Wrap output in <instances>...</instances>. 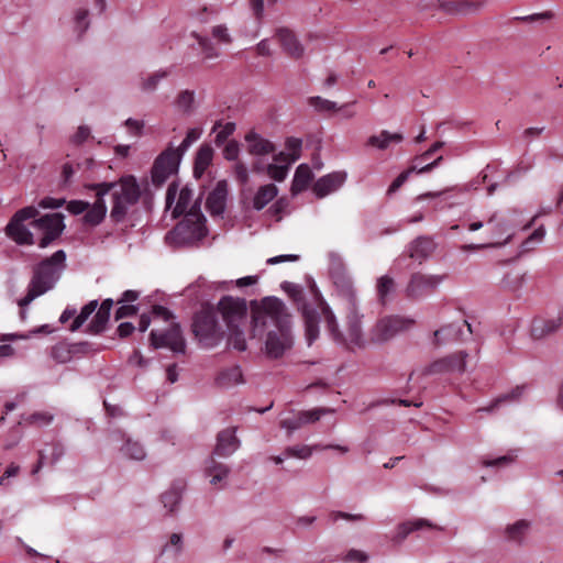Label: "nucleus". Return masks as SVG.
<instances>
[{
    "label": "nucleus",
    "instance_id": "21",
    "mask_svg": "<svg viewBox=\"0 0 563 563\" xmlns=\"http://www.w3.org/2000/svg\"><path fill=\"white\" fill-rule=\"evenodd\" d=\"M228 196V184L225 180L217 183L214 189L206 200V208L211 216H221L224 212Z\"/></svg>",
    "mask_w": 563,
    "mask_h": 563
},
{
    "label": "nucleus",
    "instance_id": "38",
    "mask_svg": "<svg viewBox=\"0 0 563 563\" xmlns=\"http://www.w3.org/2000/svg\"><path fill=\"white\" fill-rule=\"evenodd\" d=\"M185 484L183 482H178L162 495V503L168 512H174L180 504Z\"/></svg>",
    "mask_w": 563,
    "mask_h": 563
},
{
    "label": "nucleus",
    "instance_id": "19",
    "mask_svg": "<svg viewBox=\"0 0 563 563\" xmlns=\"http://www.w3.org/2000/svg\"><path fill=\"white\" fill-rule=\"evenodd\" d=\"M563 324V309H561L555 318H542L538 317L532 320L531 323V336L533 339H542L548 336Z\"/></svg>",
    "mask_w": 563,
    "mask_h": 563
},
{
    "label": "nucleus",
    "instance_id": "1",
    "mask_svg": "<svg viewBox=\"0 0 563 563\" xmlns=\"http://www.w3.org/2000/svg\"><path fill=\"white\" fill-rule=\"evenodd\" d=\"M269 319L277 328L278 332L271 331L266 339V353L273 358L280 357L285 350L290 347L289 319L285 303L276 297H266L261 301V306L253 312V330L256 333L262 332Z\"/></svg>",
    "mask_w": 563,
    "mask_h": 563
},
{
    "label": "nucleus",
    "instance_id": "55",
    "mask_svg": "<svg viewBox=\"0 0 563 563\" xmlns=\"http://www.w3.org/2000/svg\"><path fill=\"white\" fill-rule=\"evenodd\" d=\"M529 528V522L526 520H519L515 525L507 528V534L510 540L520 542L523 534Z\"/></svg>",
    "mask_w": 563,
    "mask_h": 563
},
{
    "label": "nucleus",
    "instance_id": "12",
    "mask_svg": "<svg viewBox=\"0 0 563 563\" xmlns=\"http://www.w3.org/2000/svg\"><path fill=\"white\" fill-rule=\"evenodd\" d=\"M487 224L489 227V241L481 245H468L467 249L501 247L511 241L514 231L509 220L498 218L497 214L494 213L487 220Z\"/></svg>",
    "mask_w": 563,
    "mask_h": 563
},
{
    "label": "nucleus",
    "instance_id": "57",
    "mask_svg": "<svg viewBox=\"0 0 563 563\" xmlns=\"http://www.w3.org/2000/svg\"><path fill=\"white\" fill-rule=\"evenodd\" d=\"M71 345H73L74 355H77V354L89 355V354H95L97 352H100L102 350L101 345L97 346L96 344L88 342V341L73 343Z\"/></svg>",
    "mask_w": 563,
    "mask_h": 563
},
{
    "label": "nucleus",
    "instance_id": "63",
    "mask_svg": "<svg viewBox=\"0 0 563 563\" xmlns=\"http://www.w3.org/2000/svg\"><path fill=\"white\" fill-rule=\"evenodd\" d=\"M240 154V145L235 140L229 141L223 148V157L227 161H238Z\"/></svg>",
    "mask_w": 563,
    "mask_h": 563
},
{
    "label": "nucleus",
    "instance_id": "64",
    "mask_svg": "<svg viewBox=\"0 0 563 563\" xmlns=\"http://www.w3.org/2000/svg\"><path fill=\"white\" fill-rule=\"evenodd\" d=\"M287 207H288L287 199L286 198H279L268 208V213L271 216L275 217L276 220H280L282 216L285 212Z\"/></svg>",
    "mask_w": 563,
    "mask_h": 563
},
{
    "label": "nucleus",
    "instance_id": "50",
    "mask_svg": "<svg viewBox=\"0 0 563 563\" xmlns=\"http://www.w3.org/2000/svg\"><path fill=\"white\" fill-rule=\"evenodd\" d=\"M521 395V388L520 387H517L516 389L511 390L510 393L508 394H505V395H501L499 397H497L496 399H494L489 406L487 407H483V408H478L477 411H486V412H493L495 409H497L503 402H507V401H514V400H517L519 398V396Z\"/></svg>",
    "mask_w": 563,
    "mask_h": 563
},
{
    "label": "nucleus",
    "instance_id": "16",
    "mask_svg": "<svg viewBox=\"0 0 563 563\" xmlns=\"http://www.w3.org/2000/svg\"><path fill=\"white\" fill-rule=\"evenodd\" d=\"M330 277L335 295L342 300L344 309H355L357 307V296L350 275L344 269L336 268L331 271Z\"/></svg>",
    "mask_w": 563,
    "mask_h": 563
},
{
    "label": "nucleus",
    "instance_id": "45",
    "mask_svg": "<svg viewBox=\"0 0 563 563\" xmlns=\"http://www.w3.org/2000/svg\"><path fill=\"white\" fill-rule=\"evenodd\" d=\"M234 122H227L222 124L221 121H217L212 128V132H217L214 137V143L217 146H221L227 142V140L234 133L235 131Z\"/></svg>",
    "mask_w": 563,
    "mask_h": 563
},
{
    "label": "nucleus",
    "instance_id": "32",
    "mask_svg": "<svg viewBox=\"0 0 563 563\" xmlns=\"http://www.w3.org/2000/svg\"><path fill=\"white\" fill-rule=\"evenodd\" d=\"M277 195L278 188L274 184L261 186L253 197V209L256 211L263 210L271 201L277 197Z\"/></svg>",
    "mask_w": 563,
    "mask_h": 563
},
{
    "label": "nucleus",
    "instance_id": "27",
    "mask_svg": "<svg viewBox=\"0 0 563 563\" xmlns=\"http://www.w3.org/2000/svg\"><path fill=\"white\" fill-rule=\"evenodd\" d=\"M443 159L442 156L437 157L430 164H427L422 167H419V164H411L406 170L401 172L390 184L387 194L391 195L396 192L410 177L412 173L424 174L431 172L434 167L439 166L440 162Z\"/></svg>",
    "mask_w": 563,
    "mask_h": 563
},
{
    "label": "nucleus",
    "instance_id": "36",
    "mask_svg": "<svg viewBox=\"0 0 563 563\" xmlns=\"http://www.w3.org/2000/svg\"><path fill=\"white\" fill-rule=\"evenodd\" d=\"M309 106L313 107L318 112H331V111H345V117L351 118L354 115V112H347L346 109L355 103V101L345 103L341 107H338L335 102L324 99L319 96L310 97L308 99Z\"/></svg>",
    "mask_w": 563,
    "mask_h": 563
},
{
    "label": "nucleus",
    "instance_id": "29",
    "mask_svg": "<svg viewBox=\"0 0 563 563\" xmlns=\"http://www.w3.org/2000/svg\"><path fill=\"white\" fill-rule=\"evenodd\" d=\"M347 319V333L350 343L357 346L364 347L365 341L363 339L361 320L362 316L358 313L357 307L355 309H345Z\"/></svg>",
    "mask_w": 563,
    "mask_h": 563
},
{
    "label": "nucleus",
    "instance_id": "20",
    "mask_svg": "<svg viewBox=\"0 0 563 563\" xmlns=\"http://www.w3.org/2000/svg\"><path fill=\"white\" fill-rule=\"evenodd\" d=\"M278 42L280 43L284 52L291 58L299 59L305 54V47L297 38L296 34L287 29L280 27L276 32Z\"/></svg>",
    "mask_w": 563,
    "mask_h": 563
},
{
    "label": "nucleus",
    "instance_id": "54",
    "mask_svg": "<svg viewBox=\"0 0 563 563\" xmlns=\"http://www.w3.org/2000/svg\"><path fill=\"white\" fill-rule=\"evenodd\" d=\"M285 146L289 151L288 154L290 155L288 165H291L300 158L302 141L298 137L290 136L286 139Z\"/></svg>",
    "mask_w": 563,
    "mask_h": 563
},
{
    "label": "nucleus",
    "instance_id": "13",
    "mask_svg": "<svg viewBox=\"0 0 563 563\" xmlns=\"http://www.w3.org/2000/svg\"><path fill=\"white\" fill-rule=\"evenodd\" d=\"M468 354L465 351H459L438 358L426 366L422 375H443V374H463L466 369V358Z\"/></svg>",
    "mask_w": 563,
    "mask_h": 563
},
{
    "label": "nucleus",
    "instance_id": "22",
    "mask_svg": "<svg viewBox=\"0 0 563 563\" xmlns=\"http://www.w3.org/2000/svg\"><path fill=\"white\" fill-rule=\"evenodd\" d=\"M236 428H228L217 435V444L213 453L219 456H229L240 448V440L235 435Z\"/></svg>",
    "mask_w": 563,
    "mask_h": 563
},
{
    "label": "nucleus",
    "instance_id": "42",
    "mask_svg": "<svg viewBox=\"0 0 563 563\" xmlns=\"http://www.w3.org/2000/svg\"><path fill=\"white\" fill-rule=\"evenodd\" d=\"M110 313L98 309L90 323L87 325L85 332L90 334H100L106 331Z\"/></svg>",
    "mask_w": 563,
    "mask_h": 563
},
{
    "label": "nucleus",
    "instance_id": "52",
    "mask_svg": "<svg viewBox=\"0 0 563 563\" xmlns=\"http://www.w3.org/2000/svg\"><path fill=\"white\" fill-rule=\"evenodd\" d=\"M201 134H202L201 128L189 129L186 133L185 139L180 143V145L177 148H174V151H177V153L180 154V157H183V155L191 146V144L200 139Z\"/></svg>",
    "mask_w": 563,
    "mask_h": 563
},
{
    "label": "nucleus",
    "instance_id": "7",
    "mask_svg": "<svg viewBox=\"0 0 563 563\" xmlns=\"http://www.w3.org/2000/svg\"><path fill=\"white\" fill-rule=\"evenodd\" d=\"M448 278V274H424L415 272L409 276L404 289L406 298L419 300L435 292L439 286Z\"/></svg>",
    "mask_w": 563,
    "mask_h": 563
},
{
    "label": "nucleus",
    "instance_id": "44",
    "mask_svg": "<svg viewBox=\"0 0 563 563\" xmlns=\"http://www.w3.org/2000/svg\"><path fill=\"white\" fill-rule=\"evenodd\" d=\"M194 191L188 186L183 187L179 190L178 199L175 208L173 209V217L178 218L186 214L188 207L191 202Z\"/></svg>",
    "mask_w": 563,
    "mask_h": 563
},
{
    "label": "nucleus",
    "instance_id": "62",
    "mask_svg": "<svg viewBox=\"0 0 563 563\" xmlns=\"http://www.w3.org/2000/svg\"><path fill=\"white\" fill-rule=\"evenodd\" d=\"M544 235L545 229L543 225H540L522 242V247L525 250H530L531 244L541 242Z\"/></svg>",
    "mask_w": 563,
    "mask_h": 563
},
{
    "label": "nucleus",
    "instance_id": "9",
    "mask_svg": "<svg viewBox=\"0 0 563 563\" xmlns=\"http://www.w3.org/2000/svg\"><path fill=\"white\" fill-rule=\"evenodd\" d=\"M183 157L173 146L164 150L154 161L151 169V179L155 187L163 186L166 180L178 172Z\"/></svg>",
    "mask_w": 563,
    "mask_h": 563
},
{
    "label": "nucleus",
    "instance_id": "61",
    "mask_svg": "<svg viewBox=\"0 0 563 563\" xmlns=\"http://www.w3.org/2000/svg\"><path fill=\"white\" fill-rule=\"evenodd\" d=\"M286 456H294L298 459H308L312 454L311 448L307 445H297L287 448L285 451Z\"/></svg>",
    "mask_w": 563,
    "mask_h": 563
},
{
    "label": "nucleus",
    "instance_id": "30",
    "mask_svg": "<svg viewBox=\"0 0 563 563\" xmlns=\"http://www.w3.org/2000/svg\"><path fill=\"white\" fill-rule=\"evenodd\" d=\"M301 312L305 321L306 338L310 345L319 335L320 314L306 303H302Z\"/></svg>",
    "mask_w": 563,
    "mask_h": 563
},
{
    "label": "nucleus",
    "instance_id": "49",
    "mask_svg": "<svg viewBox=\"0 0 563 563\" xmlns=\"http://www.w3.org/2000/svg\"><path fill=\"white\" fill-rule=\"evenodd\" d=\"M229 330V336H228V345L232 346L233 349L244 352L247 349L246 340L244 336L243 330H241L240 327L228 329Z\"/></svg>",
    "mask_w": 563,
    "mask_h": 563
},
{
    "label": "nucleus",
    "instance_id": "47",
    "mask_svg": "<svg viewBox=\"0 0 563 563\" xmlns=\"http://www.w3.org/2000/svg\"><path fill=\"white\" fill-rule=\"evenodd\" d=\"M73 356H74V351H73L71 344L60 342V343H57L56 345H54L52 349V357L57 363H62V364L67 363L73 358Z\"/></svg>",
    "mask_w": 563,
    "mask_h": 563
},
{
    "label": "nucleus",
    "instance_id": "60",
    "mask_svg": "<svg viewBox=\"0 0 563 563\" xmlns=\"http://www.w3.org/2000/svg\"><path fill=\"white\" fill-rule=\"evenodd\" d=\"M121 306L115 310L114 312V319L121 320L129 317H134L139 312V306L136 305H128V303H120Z\"/></svg>",
    "mask_w": 563,
    "mask_h": 563
},
{
    "label": "nucleus",
    "instance_id": "25",
    "mask_svg": "<svg viewBox=\"0 0 563 563\" xmlns=\"http://www.w3.org/2000/svg\"><path fill=\"white\" fill-rule=\"evenodd\" d=\"M443 159L442 156L437 157L430 164H427L422 167H419V164H411L406 170L401 172L390 184L387 194L391 195L396 192L410 177L412 173L424 174L431 172L434 167L439 166L440 162Z\"/></svg>",
    "mask_w": 563,
    "mask_h": 563
},
{
    "label": "nucleus",
    "instance_id": "11",
    "mask_svg": "<svg viewBox=\"0 0 563 563\" xmlns=\"http://www.w3.org/2000/svg\"><path fill=\"white\" fill-rule=\"evenodd\" d=\"M415 324V320L399 316L385 317L377 321L371 332V340L382 343L390 340L401 331L410 329Z\"/></svg>",
    "mask_w": 563,
    "mask_h": 563
},
{
    "label": "nucleus",
    "instance_id": "2",
    "mask_svg": "<svg viewBox=\"0 0 563 563\" xmlns=\"http://www.w3.org/2000/svg\"><path fill=\"white\" fill-rule=\"evenodd\" d=\"M100 185H109L111 189L110 221L114 224L124 222L133 213L141 197L142 189L133 175H123L114 181H102Z\"/></svg>",
    "mask_w": 563,
    "mask_h": 563
},
{
    "label": "nucleus",
    "instance_id": "31",
    "mask_svg": "<svg viewBox=\"0 0 563 563\" xmlns=\"http://www.w3.org/2000/svg\"><path fill=\"white\" fill-rule=\"evenodd\" d=\"M213 148L210 144H202L195 156L194 161V176L201 178L213 159Z\"/></svg>",
    "mask_w": 563,
    "mask_h": 563
},
{
    "label": "nucleus",
    "instance_id": "51",
    "mask_svg": "<svg viewBox=\"0 0 563 563\" xmlns=\"http://www.w3.org/2000/svg\"><path fill=\"white\" fill-rule=\"evenodd\" d=\"M168 75L169 71L163 69L153 73L147 78L142 80L141 89L146 92L154 91L157 88L159 81L166 78Z\"/></svg>",
    "mask_w": 563,
    "mask_h": 563
},
{
    "label": "nucleus",
    "instance_id": "28",
    "mask_svg": "<svg viewBox=\"0 0 563 563\" xmlns=\"http://www.w3.org/2000/svg\"><path fill=\"white\" fill-rule=\"evenodd\" d=\"M312 291L316 296V299L319 300L321 314L324 319L328 331L330 332L331 336L335 341L342 342L343 335L339 330V325H338L336 318H335L334 313L332 312V310L328 306V303L323 300V298H322L320 291L317 289L316 285L312 286Z\"/></svg>",
    "mask_w": 563,
    "mask_h": 563
},
{
    "label": "nucleus",
    "instance_id": "17",
    "mask_svg": "<svg viewBox=\"0 0 563 563\" xmlns=\"http://www.w3.org/2000/svg\"><path fill=\"white\" fill-rule=\"evenodd\" d=\"M346 178L347 174L344 170L330 173L316 180L312 186V191L317 198H324L340 189L345 183Z\"/></svg>",
    "mask_w": 563,
    "mask_h": 563
},
{
    "label": "nucleus",
    "instance_id": "53",
    "mask_svg": "<svg viewBox=\"0 0 563 563\" xmlns=\"http://www.w3.org/2000/svg\"><path fill=\"white\" fill-rule=\"evenodd\" d=\"M53 420L54 415L48 411H36L25 418L27 424L36 427L48 426Z\"/></svg>",
    "mask_w": 563,
    "mask_h": 563
},
{
    "label": "nucleus",
    "instance_id": "4",
    "mask_svg": "<svg viewBox=\"0 0 563 563\" xmlns=\"http://www.w3.org/2000/svg\"><path fill=\"white\" fill-rule=\"evenodd\" d=\"M66 253L56 251L52 256L44 258L33 268L30 285L42 294L51 290L59 279L60 272L65 267Z\"/></svg>",
    "mask_w": 563,
    "mask_h": 563
},
{
    "label": "nucleus",
    "instance_id": "10",
    "mask_svg": "<svg viewBox=\"0 0 563 563\" xmlns=\"http://www.w3.org/2000/svg\"><path fill=\"white\" fill-rule=\"evenodd\" d=\"M219 312L228 329L241 327L245 323L247 316V302L243 298L223 296L217 303Z\"/></svg>",
    "mask_w": 563,
    "mask_h": 563
},
{
    "label": "nucleus",
    "instance_id": "59",
    "mask_svg": "<svg viewBox=\"0 0 563 563\" xmlns=\"http://www.w3.org/2000/svg\"><path fill=\"white\" fill-rule=\"evenodd\" d=\"M211 35L217 40V42L222 44H231L233 42V38L224 24L214 25L211 29Z\"/></svg>",
    "mask_w": 563,
    "mask_h": 563
},
{
    "label": "nucleus",
    "instance_id": "23",
    "mask_svg": "<svg viewBox=\"0 0 563 563\" xmlns=\"http://www.w3.org/2000/svg\"><path fill=\"white\" fill-rule=\"evenodd\" d=\"M438 8L448 14H467L479 11V9L484 5L483 1H472V0H452V1H443L437 0Z\"/></svg>",
    "mask_w": 563,
    "mask_h": 563
},
{
    "label": "nucleus",
    "instance_id": "33",
    "mask_svg": "<svg viewBox=\"0 0 563 563\" xmlns=\"http://www.w3.org/2000/svg\"><path fill=\"white\" fill-rule=\"evenodd\" d=\"M241 383H243V374L239 365L222 369L216 377V384L221 388H230Z\"/></svg>",
    "mask_w": 563,
    "mask_h": 563
},
{
    "label": "nucleus",
    "instance_id": "37",
    "mask_svg": "<svg viewBox=\"0 0 563 563\" xmlns=\"http://www.w3.org/2000/svg\"><path fill=\"white\" fill-rule=\"evenodd\" d=\"M462 329L453 323L441 327L433 332V344L435 346L460 339Z\"/></svg>",
    "mask_w": 563,
    "mask_h": 563
},
{
    "label": "nucleus",
    "instance_id": "41",
    "mask_svg": "<svg viewBox=\"0 0 563 563\" xmlns=\"http://www.w3.org/2000/svg\"><path fill=\"white\" fill-rule=\"evenodd\" d=\"M396 290V282L389 275H383L377 278L376 282V292L378 301L382 305H385L388 300V296L391 295Z\"/></svg>",
    "mask_w": 563,
    "mask_h": 563
},
{
    "label": "nucleus",
    "instance_id": "34",
    "mask_svg": "<svg viewBox=\"0 0 563 563\" xmlns=\"http://www.w3.org/2000/svg\"><path fill=\"white\" fill-rule=\"evenodd\" d=\"M402 140L404 135L401 133H390L387 130H383L379 134L369 136L366 145L384 151L387 150L391 143L398 144L401 143Z\"/></svg>",
    "mask_w": 563,
    "mask_h": 563
},
{
    "label": "nucleus",
    "instance_id": "39",
    "mask_svg": "<svg viewBox=\"0 0 563 563\" xmlns=\"http://www.w3.org/2000/svg\"><path fill=\"white\" fill-rule=\"evenodd\" d=\"M424 527L432 528L433 526L428 520L421 518L402 522L397 528L395 540L400 542L405 540L411 532L420 530Z\"/></svg>",
    "mask_w": 563,
    "mask_h": 563
},
{
    "label": "nucleus",
    "instance_id": "15",
    "mask_svg": "<svg viewBox=\"0 0 563 563\" xmlns=\"http://www.w3.org/2000/svg\"><path fill=\"white\" fill-rule=\"evenodd\" d=\"M31 224L43 232V236L37 242L38 247L45 249L57 240L65 228L63 217L59 213L45 214L35 219Z\"/></svg>",
    "mask_w": 563,
    "mask_h": 563
},
{
    "label": "nucleus",
    "instance_id": "14",
    "mask_svg": "<svg viewBox=\"0 0 563 563\" xmlns=\"http://www.w3.org/2000/svg\"><path fill=\"white\" fill-rule=\"evenodd\" d=\"M85 188L96 194V201L90 205L82 217V222L89 227H97L104 220L107 216V206L104 196L109 194L111 186L97 184H87Z\"/></svg>",
    "mask_w": 563,
    "mask_h": 563
},
{
    "label": "nucleus",
    "instance_id": "3",
    "mask_svg": "<svg viewBox=\"0 0 563 563\" xmlns=\"http://www.w3.org/2000/svg\"><path fill=\"white\" fill-rule=\"evenodd\" d=\"M191 329L200 345L206 349L217 346L224 334L211 306H207L194 314Z\"/></svg>",
    "mask_w": 563,
    "mask_h": 563
},
{
    "label": "nucleus",
    "instance_id": "6",
    "mask_svg": "<svg viewBox=\"0 0 563 563\" xmlns=\"http://www.w3.org/2000/svg\"><path fill=\"white\" fill-rule=\"evenodd\" d=\"M150 346L154 350L166 349L173 354L186 353V340L178 322L172 321L164 329H153L150 332Z\"/></svg>",
    "mask_w": 563,
    "mask_h": 563
},
{
    "label": "nucleus",
    "instance_id": "48",
    "mask_svg": "<svg viewBox=\"0 0 563 563\" xmlns=\"http://www.w3.org/2000/svg\"><path fill=\"white\" fill-rule=\"evenodd\" d=\"M124 456L141 461L145 457V451L143 445L137 441L126 440L121 449Z\"/></svg>",
    "mask_w": 563,
    "mask_h": 563
},
{
    "label": "nucleus",
    "instance_id": "58",
    "mask_svg": "<svg viewBox=\"0 0 563 563\" xmlns=\"http://www.w3.org/2000/svg\"><path fill=\"white\" fill-rule=\"evenodd\" d=\"M282 288L295 302L300 303L303 301V290L299 285L289 282H284L282 284Z\"/></svg>",
    "mask_w": 563,
    "mask_h": 563
},
{
    "label": "nucleus",
    "instance_id": "5",
    "mask_svg": "<svg viewBox=\"0 0 563 563\" xmlns=\"http://www.w3.org/2000/svg\"><path fill=\"white\" fill-rule=\"evenodd\" d=\"M172 233L177 242L184 244L200 241L207 235L206 218L201 213L198 202H195L190 210L184 214V219L177 223Z\"/></svg>",
    "mask_w": 563,
    "mask_h": 563
},
{
    "label": "nucleus",
    "instance_id": "40",
    "mask_svg": "<svg viewBox=\"0 0 563 563\" xmlns=\"http://www.w3.org/2000/svg\"><path fill=\"white\" fill-rule=\"evenodd\" d=\"M230 468L211 457L206 466V474L210 477V483L217 485L228 477Z\"/></svg>",
    "mask_w": 563,
    "mask_h": 563
},
{
    "label": "nucleus",
    "instance_id": "24",
    "mask_svg": "<svg viewBox=\"0 0 563 563\" xmlns=\"http://www.w3.org/2000/svg\"><path fill=\"white\" fill-rule=\"evenodd\" d=\"M247 143V152L254 156H264L275 152L276 146L269 140L263 137L254 130L247 132L244 136Z\"/></svg>",
    "mask_w": 563,
    "mask_h": 563
},
{
    "label": "nucleus",
    "instance_id": "35",
    "mask_svg": "<svg viewBox=\"0 0 563 563\" xmlns=\"http://www.w3.org/2000/svg\"><path fill=\"white\" fill-rule=\"evenodd\" d=\"M313 178V174L310 169V167L307 164H300L294 175L292 183H291V194L297 195L302 191H305L310 181Z\"/></svg>",
    "mask_w": 563,
    "mask_h": 563
},
{
    "label": "nucleus",
    "instance_id": "46",
    "mask_svg": "<svg viewBox=\"0 0 563 563\" xmlns=\"http://www.w3.org/2000/svg\"><path fill=\"white\" fill-rule=\"evenodd\" d=\"M191 36L197 41L206 59H213L220 56V52L209 37L202 36L197 32H192Z\"/></svg>",
    "mask_w": 563,
    "mask_h": 563
},
{
    "label": "nucleus",
    "instance_id": "43",
    "mask_svg": "<svg viewBox=\"0 0 563 563\" xmlns=\"http://www.w3.org/2000/svg\"><path fill=\"white\" fill-rule=\"evenodd\" d=\"M98 307V300H91L88 303H86L80 312L75 317L73 322L70 323L68 330L70 332L78 331L84 323L88 320V318L97 310Z\"/></svg>",
    "mask_w": 563,
    "mask_h": 563
},
{
    "label": "nucleus",
    "instance_id": "56",
    "mask_svg": "<svg viewBox=\"0 0 563 563\" xmlns=\"http://www.w3.org/2000/svg\"><path fill=\"white\" fill-rule=\"evenodd\" d=\"M290 165H278V164H268L266 172L267 175L275 181H283L286 179L288 175Z\"/></svg>",
    "mask_w": 563,
    "mask_h": 563
},
{
    "label": "nucleus",
    "instance_id": "18",
    "mask_svg": "<svg viewBox=\"0 0 563 563\" xmlns=\"http://www.w3.org/2000/svg\"><path fill=\"white\" fill-rule=\"evenodd\" d=\"M435 249L437 243L431 236L420 235L408 244L407 254L411 260L422 264L434 253Z\"/></svg>",
    "mask_w": 563,
    "mask_h": 563
},
{
    "label": "nucleus",
    "instance_id": "8",
    "mask_svg": "<svg viewBox=\"0 0 563 563\" xmlns=\"http://www.w3.org/2000/svg\"><path fill=\"white\" fill-rule=\"evenodd\" d=\"M37 213V209L31 206L16 211L4 229L7 236L19 245H33L35 243L33 234L24 222L33 221Z\"/></svg>",
    "mask_w": 563,
    "mask_h": 563
},
{
    "label": "nucleus",
    "instance_id": "26",
    "mask_svg": "<svg viewBox=\"0 0 563 563\" xmlns=\"http://www.w3.org/2000/svg\"><path fill=\"white\" fill-rule=\"evenodd\" d=\"M443 159L442 156L437 157L430 164H427L422 167H419V164H411L406 170L401 172L390 184L387 194L391 195L396 192L410 177L412 173L424 174L431 172L434 167L439 166L440 162Z\"/></svg>",
    "mask_w": 563,
    "mask_h": 563
}]
</instances>
